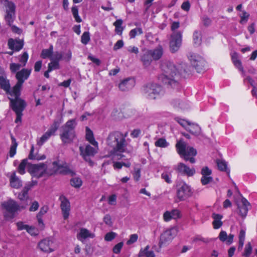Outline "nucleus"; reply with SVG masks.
<instances>
[{"label":"nucleus","instance_id":"nucleus-1","mask_svg":"<svg viewBox=\"0 0 257 257\" xmlns=\"http://www.w3.org/2000/svg\"><path fill=\"white\" fill-rule=\"evenodd\" d=\"M161 69L163 73L159 76V79L173 88L178 87L180 76L186 77L191 73V67L184 62L176 66L171 62H165L161 64Z\"/></svg>","mask_w":257,"mask_h":257},{"label":"nucleus","instance_id":"nucleus-2","mask_svg":"<svg viewBox=\"0 0 257 257\" xmlns=\"http://www.w3.org/2000/svg\"><path fill=\"white\" fill-rule=\"evenodd\" d=\"M126 136L127 133L123 135L120 132L114 131L110 133L107 137L106 144L111 148L110 153L112 155L117 156L118 159L124 157L121 153L127 152Z\"/></svg>","mask_w":257,"mask_h":257},{"label":"nucleus","instance_id":"nucleus-3","mask_svg":"<svg viewBox=\"0 0 257 257\" xmlns=\"http://www.w3.org/2000/svg\"><path fill=\"white\" fill-rule=\"evenodd\" d=\"M77 125L75 119H70L61 127L60 138L64 144L71 143L76 135L75 128Z\"/></svg>","mask_w":257,"mask_h":257},{"label":"nucleus","instance_id":"nucleus-4","mask_svg":"<svg viewBox=\"0 0 257 257\" xmlns=\"http://www.w3.org/2000/svg\"><path fill=\"white\" fill-rule=\"evenodd\" d=\"M176 148L178 154L184 160L189 161L192 164L195 162L194 157L196 155L197 151L194 148L187 146V144L181 140L177 142Z\"/></svg>","mask_w":257,"mask_h":257},{"label":"nucleus","instance_id":"nucleus-5","mask_svg":"<svg viewBox=\"0 0 257 257\" xmlns=\"http://www.w3.org/2000/svg\"><path fill=\"white\" fill-rule=\"evenodd\" d=\"M141 91L148 99H155L160 95L162 88L157 83H149L142 87Z\"/></svg>","mask_w":257,"mask_h":257},{"label":"nucleus","instance_id":"nucleus-6","mask_svg":"<svg viewBox=\"0 0 257 257\" xmlns=\"http://www.w3.org/2000/svg\"><path fill=\"white\" fill-rule=\"evenodd\" d=\"M2 207L5 210L4 216L7 220L13 219L16 212L20 210V206L13 199L3 202L2 203Z\"/></svg>","mask_w":257,"mask_h":257},{"label":"nucleus","instance_id":"nucleus-7","mask_svg":"<svg viewBox=\"0 0 257 257\" xmlns=\"http://www.w3.org/2000/svg\"><path fill=\"white\" fill-rule=\"evenodd\" d=\"M11 96H15V98H10V105L15 112L23 111L26 106V103L25 101L21 99L20 96L21 95V91L18 92L15 90H12L11 92H10Z\"/></svg>","mask_w":257,"mask_h":257},{"label":"nucleus","instance_id":"nucleus-8","mask_svg":"<svg viewBox=\"0 0 257 257\" xmlns=\"http://www.w3.org/2000/svg\"><path fill=\"white\" fill-rule=\"evenodd\" d=\"M31 70L27 69H23L21 71H18L16 75V77L18 80L16 84L13 88V90H15L19 93V91H21L22 85L25 80L28 79L30 74Z\"/></svg>","mask_w":257,"mask_h":257},{"label":"nucleus","instance_id":"nucleus-9","mask_svg":"<svg viewBox=\"0 0 257 257\" xmlns=\"http://www.w3.org/2000/svg\"><path fill=\"white\" fill-rule=\"evenodd\" d=\"M177 196L179 201H183L192 195L191 187L185 182L179 183L177 185Z\"/></svg>","mask_w":257,"mask_h":257},{"label":"nucleus","instance_id":"nucleus-10","mask_svg":"<svg viewBox=\"0 0 257 257\" xmlns=\"http://www.w3.org/2000/svg\"><path fill=\"white\" fill-rule=\"evenodd\" d=\"M182 33L180 31L173 32L171 36L170 50L172 53L177 52L182 43Z\"/></svg>","mask_w":257,"mask_h":257},{"label":"nucleus","instance_id":"nucleus-11","mask_svg":"<svg viewBox=\"0 0 257 257\" xmlns=\"http://www.w3.org/2000/svg\"><path fill=\"white\" fill-rule=\"evenodd\" d=\"M177 229L173 227L164 231L160 236L159 246L169 243L177 234Z\"/></svg>","mask_w":257,"mask_h":257},{"label":"nucleus","instance_id":"nucleus-12","mask_svg":"<svg viewBox=\"0 0 257 257\" xmlns=\"http://www.w3.org/2000/svg\"><path fill=\"white\" fill-rule=\"evenodd\" d=\"M46 165L44 163L28 164V172L33 176L41 177L46 172Z\"/></svg>","mask_w":257,"mask_h":257},{"label":"nucleus","instance_id":"nucleus-13","mask_svg":"<svg viewBox=\"0 0 257 257\" xmlns=\"http://www.w3.org/2000/svg\"><path fill=\"white\" fill-rule=\"evenodd\" d=\"M80 155L83 159L88 162L91 166L93 165V162L90 159V156H93L96 153L95 149L89 145H87L85 147L83 146L79 147Z\"/></svg>","mask_w":257,"mask_h":257},{"label":"nucleus","instance_id":"nucleus-14","mask_svg":"<svg viewBox=\"0 0 257 257\" xmlns=\"http://www.w3.org/2000/svg\"><path fill=\"white\" fill-rule=\"evenodd\" d=\"M6 15L5 20L9 26H11L14 21L15 16V6L12 2H8L6 6Z\"/></svg>","mask_w":257,"mask_h":257},{"label":"nucleus","instance_id":"nucleus-15","mask_svg":"<svg viewBox=\"0 0 257 257\" xmlns=\"http://www.w3.org/2000/svg\"><path fill=\"white\" fill-rule=\"evenodd\" d=\"M52 165L53 172L50 173L51 175L53 173L67 174L71 172L67 164L60 160H58L54 161L52 163Z\"/></svg>","mask_w":257,"mask_h":257},{"label":"nucleus","instance_id":"nucleus-16","mask_svg":"<svg viewBox=\"0 0 257 257\" xmlns=\"http://www.w3.org/2000/svg\"><path fill=\"white\" fill-rule=\"evenodd\" d=\"M59 124L57 121H55L50 128L46 132L40 139L38 142L39 146H42L49 138L54 133L58 128Z\"/></svg>","mask_w":257,"mask_h":257},{"label":"nucleus","instance_id":"nucleus-17","mask_svg":"<svg viewBox=\"0 0 257 257\" xmlns=\"http://www.w3.org/2000/svg\"><path fill=\"white\" fill-rule=\"evenodd\" d=\"M191 65L195 68L197 72L200 73L204 70L206 62L205 60L201 57L194 56H191Z\"/></svg>","mask_w":257,"mask_h":257},{"label":"nucleus","instance_id":"nucleus-18","mask_svg":"<svg viewBox=\"0 0 257 257\" xmlns=\"http://www.w3.org/2000/svg\"><path fill=\"white\" fill-rule=\"evenodd\" d=\"M0 86L2 89L4 90L7 93L10 94V92L12 91L10 90V81L7 79V76L5 74V71L0 67Z\"/></svg>","mask_w":257,"mask_h":257},{"label":"nucleus","instance_id":"nucleus-19","mask_svg":"<svg viewBox=\"0 0 257 257\" xmlns=\"http://www.w3.org/2000/svg\"><path fill=\"white\" fill-rule=\"evenodd\" d=\"M59 199L61 200V209L64 219L68 218L70 210V204L69 200L65 197L61 196Z\"/></svg>","mask_w":257,"mask_h":257},{"label":"nucleus","instance_id":"nucleus-20","mask_svg":"<svg viewBox=\"0 0 257 257\" xmlns=\"http://www.w3.org/2000/svg\"><path fill=\"white\" fill-rule=\"evenodd\" d=\"M175 170L177 172L188 176H192L195 173L194 168H190L183 163H178Z\"/></svg>","mask_w":257,"mask_h":257},{"label":"nucleus","instance_id":"nucleus-21","mask_svg":"<svg viewBox=\"0 0 257 257\" xmlns=\"http://www.w3.org/2000/svg\"><path fill=\"white\" fill-rule=\"evenodd\" d=\"M135 85V80L132 78H127L122 81L119 84V88L122 91L131 90Z\"/></svg>","mask_w":257,"mask_h":257},{"label":"nucleus","instance_id":"nucleus-22","mask_svg":"<svg viewBox=\"0 0 257 257\" xmlns=\"http://www.w3.org/2000/svg\"><path fill=\"white\" fill-rule=\"evenodd\" d=\"M249 205V202L244 198H241V200L237 203L238 213L243 218L246 216Z\"/></svg>","mask_w":257,"mask_h":257},{"label":"nucleus","instance_id":"nucleus-23","mask_svg":"<svg viewBox=\"0 0 257 257\" xmlns=\"http://www.w3.org/2000/svg\"><path fill=\"white\" fill-rule=\"evenodd\" d=\"M8 45L9 48L11 50L15 51H19L23 48L24 43L22 40H17L10 38L8 40Z\"/></svg>","mask_w":257,"mask_h":257},{"label":"nucleus","instance_id":"nucleus-24","mask_svg":"<svg viewBox=\"0 0 257 257\" xmlns=\"http://www.w3.org/2000/svg\"><path fill=\"white\" fill-rule=\"evenodd\" d=\"M153 59L151 51L149 50H145L141 56V60L145 67L150 65Z\"/></svg>","mask_w":257,"mask_h":257},{"label":"nucleus","instance_id":"nucleus-25","mask_svg":"<svg viewBox=\"0 0 257 257\" xmlns=\"http://www.w3.org/2000/svg\"><path fill=\"white\" fill-rule=\"evenodd\" d=\"M38 247L43 252H50L53 251L51 248L50 240L47 238L42 240L38 243Z\"/></svg>","mask_w":257,"mask_h":257},{"label":"nucleus","instance_id":"nucleus-26","mask_svg":"<svg viewBox=\"0 0 257 257\" xmlns=\"http://www.w3.org/2000/svg\"><path fill=\"white\" fill-rule=\"evenodd\" d=\"M218 238L220 241L222 242H225L227 245L231 244L233 240L234 235L230 234L227 235L226 231L222 230L220 231Z\"/></svg>","mask_w":257,"mask_h":257},{"label":"nucleus","instance_id":"nucleus-27","mask_svg":"<svg viewBox=\"0 0 257 257\" xmlns=\"http://www.w3.org/2000/svg\"><path fill=\"white\" fill-rule=\"evenodd\" d=\"M149 50L151 51L153 60L155 61L160 59L163 54V49L161 45H159L154 50Z\"/></svg>","mask_w":257,"mask_h":257},{"label":"nucleus","instance_id":"nucleus-28","mask_svg":"<svg viewBox=\"0 0 257 257\" xmlns=\"http://www.w3.org/2000/svg\"><path fill=\"white\" fill-rule=\"evenodd\" d=\"M10 185L14 188H19L22 186L21 181L16 176V173L13 172L10 179Z\"/></svg>","mask_w":257,"mask_h":257},{"label":"nucleus","instance_id":"nucleus-29","mask_svg":"<svg viewBox=\"0 0 257 257\" xmlns=\"http://www.w3.org/2000/svg\"><path fill=\"white\" fill-rule=\"evenodd\" d=\"M212 217L213 219L212 224L214 228L218 229L220 228L223 224V222L221 220L223 216L219 214L213 213L212 214Z\"/></svg>","mask_w":257,"mask_h":257},{"label":"nucleus","instance_id":"nucleus-30","mask_svg":"<svg viewBox=\"0 0 257 257\" xmlns=\"http://www.w3.org/2000/svg\"><path fill=\"white\" fill-rule=\"evenodd\" d=\"M186 130L195 136H198L201 133V128L196 123L190 122V124L188 125L187 127H186Z\"/></svg>","mask_w":257,"mask_h":257},{"label":"nucleus","instance_id":"nucleus-31","mask_svg":"<svg viewBox=\"0 0 257 257\" xmlns=\"http://www.w3.org/2000/svg\"><path fill=\"white\" fill-rule=\"evenodd\" d=\"M149 245H147L144 249L141 248L139 254V257H155V253L153 250H149Z\"/></svg>","mask_w":257,"mask_h":257},{"label":"nucleus","instance_id":"nucleus-32","mask_svg":"<svg viewBox=\"0 0 257 257\" xmlns=\"http://www.w3.org/2000/svg\"><path fill=\"white\" fill-rule=\"evenodd\" d=\"M172 103L174 106L179 107L183 110L187 109L189 107V104L186 100L176 99L173 101Z\"/></svg>","mask_w":257,"mask_h":257},{"label":"nucleus","instance_id":"nucleus-33","mask_svg":"<svg viewBox=\"0 0 257 257\" xmlns=\"http://www.w3.org/2000/svg\"><path fill=\"white\" fill-rule=\"evenodd\" d=\"M231 59L233 63L235 66L240 71L242 72V74L244 73L243 68L241 65V61L238 59V55L236 53H233L231 55Z\"/></svg>","mask_w":257,"mask_h":257},{"label":"nucleus","instance_id":"nucleus-34","mask_svg":"<svg viewBox=\"0 0 257 257\" xmlns=\"http://www.w3.org/2000/svg\"><path fill=\"white\" fill-rule=\"evenodd\" d=\"M193 40L194 45L198 47L200 46L202 42L201 32L199 31H195L193 34Z\"/></svg>","mask_w":257,"mask_h":257},{"label":"nucleus","instance_id":"nucleus-35","mask_svg":"<svg viewBox=\"0 0 257 257\" xmlns=\"http://www.w3.org/2000/svg\"><path fill=\"white\" fill-rule=\"evenodd\" d=\"M93 235L90 233L89 231L84 228L80 229L79 233L77 234L78 239L81 240V238L85 239L88 237H93Z\"/></svg>","mask_w":257,"mask_h":257},{"label":"nucleus","instance_id":"nucleus-36","mask_svg":"<svg viewBox=\"0 0 257 257\" xmlns=\"http://www.w3.org/2000/svg\"><path fill=\"white\" fill-rule=\"evenodd\" d=\"M86 139L87 141L89 142V143L94 146H97V142L95 141L94 140L93 133L90 130V128L88 127L86 128Z\"/></svg>","mask_w":257,"mask_h":257},{"label":"nucleus","instance_id":"nucleus-37","mask_svg":"<svg viewBox=\"0 0 257 257\" xmlns=\"http://www.w3.org/2000/svg\"><path fill=\"white\" fill-rule=\"evenodd\" d=\"M216 163L218 168V169L221 171L225 172L228 175H229L230 170L227 168V165L225 161L223 160H217Z\"/></svg>","mask_w":257,"mask_h":257},{"label":"nucleus","instance_id":"nucleus-38","mask_svg":"<svg viewBox=\"0 0 257 257\" xmlns=\"http://www.w3.org/2000/svg\"><path fill=\"white\" fill-rule=\"evenodd\" d=\"M53 52V47L51 45L49 49H43L42 51L41 57L43 59L50 58L52 57Z\"/></svg>","mask_w":257,"mask_h":257},{"label":"nucleus","instance_id":"nucleus-39","mask_svg":"<svg viewBox=\"0 0 257 257\" xmlns=\"http://www.w3.org/2000/svg\"><path fill=\"white\" fill-rule=\"evenodd\" d=\"M28 164H30L28 163L27 159L23 160L18 168V172L22 175L24 174L25 173V168L27 166L28 168Z\"/></svg>","mask_w":257,"mask_h":257},{"label":"nucleus","instance_id":"nucleus-40","mask_svg":"<svg viewBox=\"0 0 257 257\" xmlns=\"http://www.w3.org/2000/svg\"><path fill=\"white\" fill-rule=\"evenodd\" d=\"M29 188L24 187L23 190L19 194L18 198L21 201H26L29 198Z\"/></svg>","mask_w":257,"mask_h":257},{"label":"nucleus","instance_id":"nucleus-41","mask_svg":"<svg viewBox=\"0 0 257 257\" xmlns=\"http://www.w3.org/2000/svg\"><path fill=\"white\" fill-rule=\"evenodd\" d=\"M34 151V146H32L30 153L29 155V159L31 160H36L38 161L46 159V156L45 155H43L41 156L38 155H34L33 152Z\"/></svg>","mask_w":257,"mask_h":257},{"label":"nucleus","instance_id":"nucleus-42","mask_svg":"<svg viewBox=\"0 0 257 257\" xmlns=\"http://www.w3.org/2000/svg\"><path fill=\"white\" fill-rule=\"evenodd\" d=\"M12 145L11 146L10 150V156L13 157L16 153V149L18 146V144L16 142V139L12 137Z\"/></svg>","mask_w":257,"mask_h":257},{"label":"nucleus","instance_id":"nucleus-43","mask_svg":"<svg viewBox=\"0 0 257 257\" xmlns=\"http://www.w3.org/2000/svg\"><path fill=\"white\" fill-rule=\"evenodd\" d=\"M71 12L73 16L75 19V20L77 23H80L82 22V20L78 15V9L77 6H74L72 7L71 9Z\"/></svg>","mask_w":257,"mask_h":257},{"label":"nucleus","instance_id":"nucleus-44","mask_svg":"<svg viewBox=\"0 0 257 257\" xmlns=\"http://www.w3.org/2000/svg\"><path fill=\"white\" fill-rule=\"evenodd\" d=\"M155 145L157 147L166 148L168 146L169 143L164 138H160L155 143Z\"/></svg>","mask_w":257,"mask_h":257},{"label":"nucleus","instance_id":"nucleus-45","mask_svg":"<svg viewBox=\"0 0 257 257\" xmlns=\"http://www.w3.org/2000/svg\"><path fill=\"white\" fill-rule=\"evenodd\" d=\"M90 40V33L89 32H85L81 36V42L84 45L87 44Z\"/></svg>","mask_w":257,"mask_h":257},{"label":"nucleus","instance_id":"nucleus-46","mask_svg":"<svg viewBox=\"0 0 257 257\" xmlns=\"http://www.w3.org/2000/svg\"><path fill=\"white\" fill-rule=\"evenodd\" d=\"M143 34V30L141 28H136L132 30L129 33L131 38H135L137 35Z\"/></svg>","mask_w":257,"mask_h":257},{"label":"nucleus","instance_id":"nucleus-47","mask_svg":"<svg viewBox=\"0 0 257 257\" xmlns=\"http://www.w3.org/2000/svg\"><path fill=\"white\" fill-rule=\"evenodd\" d=\"M59 63L57 61H51V62L48 64V71H52L53 70L59 69Z\"/></svg>","mask_w":257,"mask_h":257},{"label":"nucleus","instance_id":"nucleus-48","mask_svg":"<svg viewBox=\"0 0 257 257\" xmlns=\"http://www.w3.org/2000/svg\"><path fill=\"white\" fill-rule=\"evenodd\" d=\"M71 185L75 187L79 188L82 185V181L79 178H74L70 180Z\"/></svg>","mask_w":257,"mask_h":257},{"label":"nucleus","instance_id":"nucleus-49","mask_svg":"<svg viewBox=\"0 0 257 257\" xmlns=\"http://www.w3.org/2000/svg\"><path fill=\"white\" fill-rule=\"evenodd\" d=\"M252 251V247L250 242H248L245 245L244 251L242 255L244 257H249Z\"/></svg>","mask_w":257,"mask_h":257},{"label":"nucleus","instance_id":"nucleus-50","mask_svg":"<svg viewBox=\"0 0 257 257\" xmlns=\"http://www.w3.org/2000/svg\"><path fill=\"white\" fill-rule=\"evenodd\" d=\"M62 58L63 55L61 53L55 52L52 54L50 59L51 61H57L59 62L61 59H62Z\"/></svg>","mask_w":257,"mask_h":257},{"label":"nucleus","instance_id":"nucleus-51","mask_svg":"<svg viewBox=\"0 0 257 257\" xmlns=\"http://www.w3.org/2000/svg\"><path fill=\"white\" fill-rule=\"evenodd\" d=\"M248 83L253 87V89L251 90V93L253 96H256L257 90L255 86V81L253 80L250 77H247L246 79Z\"/></svg>","mask_w":257,"mask_h":257},{"label":"nucleus","instance_id":"nucleus-52","mask_svg":"<svg viewBox=\"0 0 257 257\" xmlns=\"http://www.w3.org/2000/svg\"><path fill=\"white\" fill-rule=\"evenodd\" d=\"M171 176V173L170 172H163L161 175V178L168 184L172 183Z\"/></svg>","mask_w":257,"mask_h":257},{"label":"nucleus","instance_id":"nucleus-53","mask_svg":"<svg viewBox=\"0 0 257 257\" xmlns=\"http://www.w3.org/2000/svg\"><path fill=\"white\" fill-rule=\"evenodd\" d=\"M212 181L213 178L210 175L202 176L201 178V182L203 185H207Z\"/></svg>","mask_w":257,"mask_h":257},{"label":"nucleus","instance_id":"nucleus-54","mask_svg":"<svg viewBox=\"0 0 257 257\" xmlns=\"http://www.w3.org/2000/svg\"><path fill=\"white\" fill-rule=\"evenodd\" d=\"M117 234L116 233L111 231L107 233L105 236L104 239L107 241H110L112 240L116 236Z\"/></svg>","mask_w":257,"mask_h":257},{"label":"nucleus","instance_id":"nucleus-55","mask_svg":"<svg viewBox=\"0 0 257 257\" xmlns=\"http://www.w3.org/2000/svg\"><path fill=\"white\" fill-rule=\"evenodd\" d=\"M29 57L28 54L27 52H24L23 55L21 56L19 61L22 63V66H25L26 64V63L28 61Z\"/></svg>","mask_w":257,"mask_h":257},{"label":"nucleus","instance_id":"nucleus-56","mask_svg":"<svg viewBox=\"0 0 257 257\" xmlns=\"http://www.w3.org/2000/svg\"><path fill=\"white\" fill-rule=\"evenodd\" d=\"M21 66H22L21 64L12 63L10 64V68L12 72L15 73L20 69Z\"/></svg>","mask_w":257,"mask_h":257},{"label":"nucleus","instance_id":"nucleus-57","mask_svg":"<svg viewBox=\"0 0 257 257\" xmlns=\"http://www.w3.org/2000/svg\"><path fill=\"white\" fill-rule=\"evenodd\" d=\"M175 119L181 125L184 127L185 129L186 127H187L188 125L190 124V122L183 119L176 118Z\"/></svg>","mask_w":257,"mask_h":257},{"label":"nucleus","instance_id":"nucleus-58","mask_svg":"<svg viewBox=\"0 0 257 257\" xmlns=\"http://www.w3.org/2000/svg\"><path fill=\"white\" fill-rule=\"evenodd\" d=\"M211 170L209 169V168L207 166L203 167L201 170V174L202 176L211 175Z\"/></svg>","mask_w":257,"mask_h":257},{"label":"nucleus","instance_id":"nucleus-59","mask_svg":"<svg viewBox=\"0 0 257 257\" xmlns=\"http://www.w3.org/2000/svg\"><path fill=\"white\" fill-rule=\"evenodd\" d=\"M138 236L137 234L131 235L130 239L127 241V244L130 245L133 244L137 241Z\"/></svg>","mask_w":257,"mask_h":257},{"label":"nucleus","instance_id":"nucleus-60","mask_svg":"<svg viewBox=\"0 0 257 257\" xmlns=\"http://www.w3.org/2000/svg\"><path fill=\"white\" fill-rule=\"evenodd\" d=\"M123 243L122 242H119L116 244L113 248V251L115 253H118L120 252L121 249L123 246Z\"/></svg>","mask_w":257,"mask_h":257},{"label":"nucleus","instance_id":"nucleus-61","mask_svg":"<svg viewBox=\"0 0 257 257\" xmlns=\"http://www.w3.org/2000/svg\"><path fill=\"white\" fill-rule=\"evenodd\" d=\"M248 17H249V14H248L245 11H243L242 12V14L240 15L241 20H240V23L241 24L245 23L247 21V19H248Z\"/></svg>","mask_w":257,"mask_h":257},{"label":"nucleus","instance_id":"nucleus-62","mask_svg":"<svg viewBox=\"0 0 257 257\" xmlns=\"http://www.w3.org/2000/svg\"><path fill=\"white\" fill-rule=\"evenodd\" d=\"M123 46V42L122 40H120L116 42L113 47V50L116 51L118 49L121 48Z\"/></svg>","mask_w":257,"mask_h":257},{"label":"nucleus","instance_id":"nucleus-63","mask_svg":"<svg viewBox=\"0 0 257 257\" xmlns=\"http://www.w3.org/2000/svg\"><path fill=\"white\" fill-rule=\"evenodd\" d=\"M17 226L18 230H22L23 229L27 230L28 225L24 224L23 222L19 221L17 223Z\"/></svg>","mask_w":257,"mask_h":257},{"label":"nucleus","instance_id":"nucleus-64","mask_svg":"<svg viewBox=\"0 0 257 257\" xmlns=\"http://www.w3.org/2000/svg\"><path fill=\"white\" fill-rule=\"evenodd\" d=\"M103 221L105 222L106 224L108 225H111L112 223L111 221V217L108 214H107L105 216H104L103 218Z\"/></svg>","mask_w":257,"mask_h":257}]
</instances>
